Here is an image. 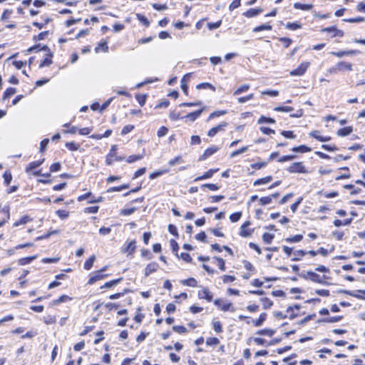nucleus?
Returning <instances> with one entry per match:
<instances>
[{"label":"nucleus","instance_id":"19","mask_svg":"<svg viewBox=\"0 0 365 365\" xmlns=\"http://www.w3.org/2000/svg\"><path fill=\"white\" fill-rule=\"evenodd\" d=\"M336 68L338 71H341V70L351 71L352 65L350 63L341 61L336 64Z\"/></svg>","mask_w":365,"mask_h":365},{"label":"nucleus","instance_id":"61","mask_svg":"<svg viewBox=\"0 0 365 365\" xmlns=\"http://www.w3.org/2000/svg\"><path fill=\"white\" fill-rule=\"evenodd\" d=\"M241 5L240 0H234L229 6V9L230 11H233L234 9L238 8Z\"/></svg>","mask_w":365,"mask_h":365},{"label":"nucleus","instance_id":"63","mask_svg":"<svg viewBox=\"0 0 365 365\" xmlns=\"http://www.w3.org/2000/svg\"><path fill=\"white\" fill-rule=\"evenodd\" d=\"M202 187H207L209 190L212 191H216L219 189V187L217 185L212 183L203 184L202 185Z\"/></svg>","mask_w":365,"mask_h":365},{"label":"nucleus","instance_id":"14","mask_svg":"<svg viewBox=\"0 0 365 365\" xmlns=\"http://www.w3.org/2000/svg\"><path fill=\"white\" fill-rule=\"evenodd\" d=\"M219 150L218 147L212 146L206 149L202 154V155L200 158V160H205L209 156L212 155L215 153H216Z\"/></svg>","mask_w":365,"mask_h":365},{"label":"nucleus","instance_id":"8","mask_svg":"<svg viewBox=\"0 0 365 365\" xmlns=\"http://www.w3.org/2000/svg\"><path fill=\"white\" fill-rule=\"evenodd\" d=\"M321 32L322 33H325V32L331 33L332 37H334V36L342 37L344 35V33L342 30L338 29L335 26L324 28L321 30Z\"/></svg>","mask_w":365,"mask_h":365},{"label":"nucleus","instance_id":"55","mask_svg":"<svg viewBox=\"0 0 365 365\" xmlns=\"http://www.w3.org/2000/svg\"><path fill=\"white\" fill-rule=\"evenodd\" d=\"M342 319L341 316H337V317H331L329 318L324 319L323 322H327V323H334L340 321Z\"/></svg>","mask_w":365,"mask_h":365},{"label":"nucleus","instance_id":"42","mask_svg":"<svg viewBox=\"0 0 365 365\" xmlns=\"http://www.w3.org/2000/svg\"><path fill=\"white\" fill-rule=\"evenodd\" d=\"M248 150V147L247 146H244V147H242L241 148L237 150H235L233 151L231 154H230V158H234L238 155H240L246 151Z\"/></svg>","mask_w":365,"mask_h":365},{"label":"nucleus","instance_id":"31","mask_svg":"<svg viewBox=\"0 0 365 365\" xmlns=\"http://www.w3.org/2000/svg\"><path fill=\"white\" fill-rule=\"evenodd\" d=\"M303 239V235H296L293 237H287L284 240L287 242L295 243L299 242Z\"/></svg>","mask_w":365,"mask_h":365},{"label":"nucleus","instance_id":"57","mask_svg":"<svg viewBox=\"0 0 365 365\" xmlns=\"http://www.w3.org/2000/svg\"><path fill=\"white\" fill-rule=\"evenodd\" d=\"M56 215L61 218V219H65L68 217V212L64 210H58L56 211Z\"/></svg>","mask_w":365,"mask_h":365},{"label":"nucleus","instance_id":"46","mask_svg":"<svg viewBox=\"0 0 365 365\" xmlns=\"http://www.w3.org/2000/svg\"><path fill=\"white\" fill-rule=\"evenodd\" d=\"M294 110L292 107L290 106H278L274 108V110L278 112H291Z\"/></svg>","mask_w":365,"mask_h":365},{"label":"nucleus","instance_id":"16","mask_svg":"<svg viewBox=\"0 0 365 365\" xmlns=\"http://www.w3.org/2000/svg\"><path fill=\"white\" fill-rule=\"evenodd\" d=\"M43 160L44 159L30 163L26 168V172L30 173L34 169L39 167L43 163Z\"/></svg>","mask_w":365,"mask_h":365},{"label":"nucleus","instance_id":"4","mask_svg":"<svg viewBox=\"0 0 365 365\" xmlns=\"http://www.w3.org/2000/svg\"><path fill=\"white\" fill-rule=\"evenodd\" d=\"M302 276L306 279H309L319 284H324L322 277L314 272H307L306 274H302Z\"/></svg>","mask_w":365,"mask_h":365},{"label":"nucleus","instance_id":"58","mask_svg":"<svg viewBox=\"0 0 365 365\" xmlns=\"http://www.w3.org/2000/svg\"><path fill=\"white\" fill-rule=\"evenodd\" d=\"M213 329L217 333H221L222 331V327L219 321L213 322Z\"/></svg>","mask_w":365,"mask_h":365},{"label":"nucleus","instance_id":"13","mask_svg":"<svg viewBox=\"0 0 365 365\" xmlns=\"http://www.w3.org/2000/svg\"><path fill=\"white\" fill-rule=\"evenodd\" d=\"M158 268V264L157 262H153L148 264L145 268V277L149 276L152 272L156 271Z\"/></svg>","mask_w":365,"mask_h":365},{"label":"nucleus","instance_id":"23","mask_svg":"<svg viewBox=\"0 0 365 365\" xmlns=\"http://www.w3.org/2000/svg\"><path fill=\"white\" fill-rule=\"evenodd\" d=\"M181 284L185 286L195 287H197V282L195 278L190 277L189 279L182 280Z\"/></svg>","mask_w":365,"mask_h":365},{"label":"nucleus","instance_id":"36","mask_svg":"<svg viewBox=\"0 0 365 365\" xmlns=\"http://www.w3.org/2000/svg\"><path fill=\"white\" fill-rule=\"evenodd\" d=\"M69 300H71V298L67 295H62L59 298H58L57 299L54 300L53 302V304L56 305V304H59L61 303H63V302H66L67 301H69Z\"/></svg>","mask_w":365,"mask_h":365},{"label":"nucleus","instance_id":"34","mask_svg":"<svg viewBox=\"0 0 365 365\" xmlns=\"http://www.w3.org/2000/svg\"><path fill=\"white\" fill-rule=\"evenodd\" d=\"M16 91V88H7L4 91V96H3V100H6V99L10 98L11 96L15 94Z\"/></svg>","mask_w":365,"mask_h":365},{"label":"nucleus","instance_id":"59","mask_svg":"<svg viewBox=\"0 0 365 365\" xmlns=\"http://www.w3.org/2000/svg\"><path fill=\"white\" fill-rule=\"evenodd\" d=\"M173 329L178 334H184L187 331V329L183 326H173Z\"/></svg>","mask_w":365,"mask_h":365},{"label":"nucleus","instance_id":"56","mask_svg":"<svg viewBox=\"0 0 365 365\" xmlns=\"http://www.w3.org/2000/svg\"><path fill=\"white\" fill-rule=\"evenodd\" d=\"M136 210H137V208H135V207L123 209L120 211V214L123 215H130L133 214L134 212H135Z\"/></svg>","mask_w":365,"mask_h":365},{"label":"nucleus","instance_id":"62","mask_svg":"<svg viewBox=\"0 0 365 365\" xmlns=\"http://www.w3.org/2000/svg\"><path fill=\"white\" fill-rule=\"evenodd\" d=\"M222 282L225 284L234 282L235 280V277L231 275H224L222 277Z\"/></svg>","mask_w":365,"mask_h":365},{"label":"nucleus","instance_id":"3","mask_svg":"<svg viewBox=\"0 0 365 365\" xmlns=\"http://www.w3.org/2000/svg\"><path fill=\"white\" fill-rule=\"evenodd\" d=\"M309 66V62H303L296 69H294L293 71H292L290 72V75L292 76H301L306 72Z\"/></svg>","mask_w":365,"mask_h":365},{"label":"nucleus","instance_id":"40","mask_svg":"<svg viewBox=\"0 0 365 365\" xmlns=\"http://www.w3.org/2000/svg\"><path fill=\"white\" fill-rule=\"evenodd\" d=\"M214 259H215L217 262V265L219 267V269L221 271H225V262L223 259L219 257H215Z\"/></svg>","mask_w":365,"mask_h":365},{"label":"nucleus","instance_id":"20","mask_svg":"<svg viewBox=\"0 0 365 365\" xmlns=\"http://www.w3.org/2000/svg\"><path fill=\"white\" fill-rule=\"evenodd\" d=\"M294 8L296 9L309 11L313 8V5L309 4H301L297 2L294 4Z\"/></svg>","mask_w":365,"mask_h":365},{"label":"nucleus","instance_id":"22","mask_svg":"<svg viewBox=\"0 0 365 365\" xmlns=\"http://www.w3.org/2000/svg\"><path fill=\"white\" fill-rule=\"evenodd\" d=\"M307 254V252L299 250L294 252L293 255L294 257L292 258V261L296 262L299 261L305 255Z\"/></svg>","mask_w":365,"mask_h":365},{"label":"nucleus","instance_id":"29","mask_svg":"<svg viewBox=\"0 0 365 365\" xmlns=\"http://www.w3.org/2000/svg\"><path fill=\"white\" fill-rule=\"evenodd\" d=\"M250 88V85L248 84H244L241 86H240L238 88H237L234 92H233V95L234 96H238L242 93H245L246 91H247Z\"/></svg>","mask_w":365,"mask_h":365},{"label":"nucleus","instance_id":"49","mask_svg":"<svg viewBox=\"0 0 365 365\" xmlns=\"http://www.w3.org/2000/svg\"><path fill=\"white\" fill-rule=\"evenodd\" d=\"M254 98V94L253 93H251V94H249L248 96H244V97H240L237 98V102L239 103H244L251 99H252Z\"/></svg>","mask_w":365,"mask_h":365},{"label":"nucleus","instance_id":"7","mask_svg":"<svg viewBox=\"0 0 365 365\" xmlns=\"http://www.w3.org/2000/svg\"><path fill=\"white\" fill-rule=\"evenodd\" d=\"M107 274H102V271H96L91 274L90 278L88 281V284H93L97 281L103 279L106 277Z\"/></svg>","mask_w":365,"mask_h":365},{"label":"nucleus","instance_id":"10","mask_svg":"<svg viewBox=\"0 0 365 365\" xmlns=\"http://www.w3.org/2000/svg\"><path fill=\"white\" fill-rule=\"evenodd\" d=\"M250 225V221H246L245 222H244L241 227H240V235L243 237H249L252 235L253 230H247V227Z\"/></svg>","mask_w":365,"mask_h":365},{"label":"nucleus","instance_id":"39","mask_svg":"<svg viewBox=\"0 0 365 365\" xmlns=\"http://www.w3.org/2000/svg\"><path fill=\"white\" fill-rule=\"evenodd\" d=\"M274 235L268 232L264 233L262 240L266 244H270L274 239Z\"/></svg>","mask_w":365,"mask_h":365},{"label":"nucleus","instance_id":"35","mask_svg":"<svg viewBox=\"0 0 365 365\" xmlns=\"http://www.w3.org/2000/svg\"><path fill=\"white\" fill-rule=\"evenodd\" d=\"M108 50V46H107L106 42H101L99 43L98 46L96 47L95 51L96 53L99 52L100 51H103L104 52H107Z\"/></svg>","mask_w":365,"mask_h":365},{"label":"nucleus","instance_id":"15","mask_svg":"<svg viewBox=\"0 0 365 365\" xmlns=\"http://www.w3.org/2000/svg\"><path fill=\"white\" fill-rule=\"evenodd\" d=\"M359 53V51L358 50H350V51H339V52H332L331 54L337 56L339 58H341L344 56H350V55H356Z\"/></svg>","mask_w":365,"mask_h":365},{"label":"nucleus","instance_id":"41","mask_svg":"<svg viewBox=\"0 0 365 365\" xmlns=\"http://www.w3.org/2000/svg\"><path fill=\"white\" fill-rule=\"evenodd\" d=\"M197 89L209 88V89H211L213 91H215V87L214 86H212L211 83H200V84H198L197 86Z\"/></svg>","mask_w":365,"mask_h":365},{"label":"nucleus","instance_id":"44","mask_svg":"<svg viewBox=\"0 0 365 365\" xmlns=\"http://www.w3.org/2000/svg\"><path fill=\"white\" fill-rule=\"evenodd\" d=\"M136 16H137V19H138V21L140 22H141L143 25H145V26H148L150 25L149 21L144 15L137 14Z\"/></svg>","mask_w":365,"mask_h":365},{"label":"nucleus","instance_id":"47","mask_svg":"<svg viewBox=\"0 0 365 365\" xmlns=\"http://www.w3.org/2000/svg\"><path fill=\"white\" fill-rule=\"evenodd\" d=\"M66 147L71 151H75L78 150L79 145L74 142H69L66 143Z\"/></svg>","mask_w":365,"mask_h":365},{"label":"nucleus","instance_id":"11","mask_svg":"<svg viewBox=\"0 0 365 365\" xmlns=\"http://www.w3.org/2000/svg\"><path fill=\"white\" fill-rule=\"evenodd\" d=\"M205 110V108H202L200 110H197L195 112H192V113H188L187 115H186L185 116L183 117L184 118H186L187 119H189L190 121H195L198 117L200 116V115L202 113V112L204 111Z\"/></svg>","mask_w":365,"mask_h":365},{"label":"nucleus","instance_id":"6","mask_svg":"<svg viewBox=\"0 0 365 365\" xmlns=\"http://www.w3.org/2000/svg\"><path fill=\"white\" fill-rule=\"evenodd\" d=\"M197 296L199 299H203L207 300V302H211L212 300L213 295L211 292L206 287L202 288V289L198 291Z\"/></svg>","mask_w":365,"mask_h":365},{"label":"nucleus","instance_id":"54","mask_svg":"<svg viewBox=\"0 0 365 365\" xmlns=\"http://www.w3.org/2000/svg\"><path fill=\"white\" fill-rule=\"evenodd\" d=\"M3 178H4V182L6 183V185H9V183L11 182L12 180V175L10 173L6 171L4 175H3Z\"/></svg>","mask_w":365,"mask_h":365},{"label":"nucleus","instance_id":"53","mask_svg":"<svg viewBox=\"0 0 365 365\" xmlns=\"http://www.w3.org/2000/svg\"><path fill=\"white\" fill-rule=\"evenodd\" d=\"M227 112L225 110H218V111H215L213 113H212L210 116L208 117V119L207 120H210V119L213 118H215V117H219V116H221V115H223L226 113Z\"/></svg>","mask_w":365,"mask_h":365},{"label":"nucleus","instance_id":"38","mask_svg":"<svg viewBox=\"0 0 365 365\" xmlns=\"http://www.w3.org/2000/svg\"><path fill=\"white\" fill-rule=\"evenodd\" d=\"M143 155H132L128 156V158H127L126 160L128 163H134L135 161L143 159Z\"/></svg>","mask_w":365,"mask_h":365},{"label":"nucleus","instance_id":"1","mask_svg":"<svg viewBox=\"0 0 365 365\" xmlns=\"http://www.w3.org/2000/svg\"><path fill=\"white\" fill-rule=\"evenodd\" d=\"M287 170L290 173H307V170L302 163L297 162L291 164Z\"/></svg>","mask_w":365,"mask_h":365},{"label":"nucleus","instance_id":"60","mask_svg":"<svg viewBox=\"0 0 365 365\" xmlns=\"http://www.w3.org/2000/svg\"><path fill=\"white\" fill-rule=\"evenodd\" d=\"M133 129H134V126L133 125H127L123 128L121 134L126 135L128 133L131 132Z\"/></svg>","mask_w":365,"mask_h":365},{"label":"nucleus","instance_id":"12","mask_svg":"<svg viewBox=\"0 0 365 365\" xmlns=\"http://www.w3.org/2000/svg\"><path fill=\"white\" fill-rule=\"evenodd\" d=\"M309 135L318 140L320 142H327L329 141L330 137H324L320 135V132L319 130H313L309 133Z\"/></svg>","mask_w":365,"mask_h":365},{"label":"nucleus","instance_id":"48","mask_svg":"<svg viewBox=\"0 0 365 365\" xmlns=\"http://www.w3.org/2000/svg\"><path fill=\"white\" fill-rule=\"evenodd\" d=\"M272 201V197H270V196L262 197L259 199V203L261 205H268V204L271 203Z\"/></svg>","mask_w":365,"mask_h":365},{"label":"nucleus","instance_id":"25","mask_svg":"<svg viewBox=\"0 0 365 365\" xmlns=\"http://www.w3.org/2000/svg\"><path fill=\"white\" fill-rule=\"evenodd\" d=\"M272 180V176H267L260 179H258L254 182V185H264L267 184Z\"/></svg>","mask_w":365,"mask_h":365},{"label":"nucleus","instance_id":"33","mask_svg":"<svg viewBox=\"0 0 365 365\" xmlns=\"http://www.w3.org/2000/svg\"><path fill=\"white\" fill-rule=\"evenodd\" d=\"M274 332L275 331L273 329H261V330L257 331V334L272 336V335H274Z\"/></svg>","mask_w":365,"mask_h":365},{"label":"nucleus","instance_id":"64","mask_svg":"<svg viewBox=\"0 0 365 365\" xmlns=\"http://www.w3.org/2000/svg\"><path fill=\"white\" fill-rule=\"evenodd\" d=\"M168 131V129L166 127L162 126L158 130V133H157L158 136L160 138L163 137L167 134Z\"/></svg>","mask_w":365,"mask_h":365},{"label":"nucleus","instance_id":"28","mask_svg":"<svg viewBox=\"0 0 365 365\" xmlns=\"http://www.w3.org/2000/svg\"><path fill=\"white\" fill-rule=\"evenodd\" d=\"M266 318H267L266 313L261 314L257 319L253 320L254 325L255 327L261 326L264 323V322L266 320Z\"/></svg>","mask_w":365,"mask_h":365},{"label":"nucleus","instance_id":"18","mask_svg":"<svg viewBox=\"0 0 365 365\" xmlns=\"http://www.w3.org/2000/svg\"><path fill=\"white\" fill-rule=\"evenodd\" d=\"M262 9H250L246 12L244 13V16L247 18H252L257 16L260 13H262Z\"/></svg>","mask_w":365,"mask_h":365},{"label":"nucleus","instance_id":"17","mask_svg":"<svg viewBox=\"0 0 365 365\" xmlns=\"http://www.w3.org/2000/svg\"><path fill=\"white\" fill-rule=\"evenodd\" d=\"M217 170H218V169H215V170L210 169L208 171H207L206 173H205L204 175H202V176H199V177L196 178L195 179V181L197 182V181H200V180H205V179H209V178H212L213 174L215 173H216Z\"/></svg>","mask_w":365,"mask_h":365},{"label":"nucleus","instance_id":"51","mask_svg":"<svg viewBox=\"0 0 365 365\" xmlns=\"http://www.w3.org/2000/svg\"><path fill=\"white\" fill-rule=\"evenodd\" d=\"M241 216H242V212H235V213H232V215H230V219L232 222H236L240 219Z\"/></svg>","mask_w":365,"mask_h":365},{"label":"nucleus","instance_id":"21","mask_svg":"<svg viewBox=\"0 0 365 365\" xmlns=\"http://www.w3.org/2000/svg\"><path fill=\"white\" fill-rule=\"evenodd\" d=\"M135 244H136L135 240L130 241L128 243L127 246L125 248L123 249V252H129L130 254L133 253L135 251V248H136Z\"/></svg>","mask_w":365,"mask_h":365},{"label":"nucleus","instance_id":"2","mask_svg":"<svg viewBox=\"0 0 365 365\" xmlns=\"http://www.w3.org/2000/svg\"><path fill=\"white\" fill-rule=\"evenodd\" d=\"M214 304L217 306L219 309L224 312L232 311L234 312L235 309L232 307L231 302H226L221 299H215Z\"/></svg>","mask_w":365,"mask_h":365},{"label":"nucleus","instance_id":"26","mask_svg":"<svg viewBox=\"0 0 365 365\" xmlns=\"http://www.w3.org/2000/svg\"><path fill=\"white\" fill-rule=\"evenodd\" d=\"M95 260H96V256L93 255L85 262V263L83 264L84 269L86 270L91 269L93 265Z\"/></svg>","mask_w":365,"mask_h":365},{"label":"nucleus","instance_id":"5","mask_svg":"<svg viewBox=\"0 0 365 365\" xmlns=\"http://www.w3.org/2000/svg\"><path fill=\"white\" fill-rule=\"evenodd\" d=\"M40 50H43L47 51L46 57L39 65L40 68H43L44 66H48L52 63L51 58L53 57V53L51 52L50 49L47 46L42 47Z\"/></svg>","mask_w":365,"mask_h":365},{"label":"nucleus","instance_id":"30","mask_svg":"<svg viewBox=\"0 0 365 365\" xmlns=\"http://www.w3.org/2000/svg\"><path fill=\"white\" fill-rule=\"evenodd\" d=\"M352 132L351 127H345L338 130L337 134L339 136H346L349 135Z\"/></svg>","mask_w":365,"mask_h":365},{"label":"nucleus","instance_id":"37","mask_svg":"<svg viewBox=\"0 0 365 365\" xmlns=\"http://www.w3.org/2000/svg\"><path fill=\"white\" fill-rule=\"evenodd\" d=\"M272 27L270 25L264 24V25H260V26H256L255 28H254L253 31L254 32H259V31H262L264 30L270 31V30H272Z\"/></svg>","mask_w":365,"mask_h":365},{"label":"nucleus","instance_id":"52","mask_svg":"<svg viewBox=\"0 0 365 365\" xmlns=\"http://www.w3.org/2000/svg\"><path fill=\"white\" fill-rule=\"evenodd\" d=\"M274 122H275V120L273 118H267V117H264V116H262L258 120V123H259V124L264 123H274Z\"/></svg>","mask_w":365,"mask_h":365},{"label":"nucleus","instance_id":"43","mask_svg":"<svg viewBox=\"0 0 365 365\" xmlns=\"http://www.w3.org/2000/svg\"><path fill=\"white\" fill-rule=\"evenodd\" d=\"M220 343V340L216 337H209L206 340V344L207 346H215Z\"/></svg>","mask_w":365,"mask_h":365},{"label":"nucleus","instance_id":"32","mask_svg":"<svg viewBox=\"0 0 365 365\" xmlns=\"http://www.w3.org/2000/svg\"><path fill=\"white\" fill-rule=\"evenodd\" d=\"M123 280V278L120 277L119 279H114V280H112V281H110V282H107L104 284L103 286L101 287V288H110L114 285H116L118 284V283H120L121 281Z\"/></svg>","mask_w":365,"mask_h":365},{"label":"nucleus","instance_id":"50","mask_svg":"<svg viewBox=\"0 0 365 365\" xmlns=\"http://www.w3.org/2000/svg\"><path fill=\"white\" fill-rule=\"evenodd\" d=\"M170 118L173 120H178L179 119H182L183 117H180V113L173 110L170 113Z\"/></svg>","mask_w":365,"mask_h":365},{"label":"nucleus","instance_id":"27","mask_svg":"<svg viewBox=\"0 0 365 365\" xmlns=\"http://www.w3.org/2000/svg\"><path fill=\"white\" fill-rule=\"evenodd\" d=\"M292 150L294 152H299V153H307L312 150V149L306 145H302L297 147H294L292 148Z\"/></svg>","mask_w":365,"mask_h":365},{"label":"nucleus","instance_id":"24","mask_svg":"<svg viewBox=\"0 0 365 365\" xmlns=\"http://www.w3.org/2000/svg\"><path fill=\"white\" fill-rule=\"evenodd\" d=\"M37 257L36 255L23 257L19 259L18 263L19 265H26L27 264L31 263L33 260H34Z\"/></svg>","mask_w":365,"mask_h":365},{"label":"nucleus","instance_id":"45","mask_svg":"<svg viewBox=\"0 0 365 365\" xmlns=\"http://www.w3.org/2000/svg\"><path fill=\"white\" fill-rule=\"evenodd\" d=\"M261 301L262 302L263 308L265 309L270 308L273 304L272 302L267 297L261 299Z\"/></svg>","mask_w":365,"mask_h":365},{"label":"nucleus","instance_id":"9","mask_svg":"<svg viewBox=\"0 0 365 365\" xmlns=\"http://www.w3.org/2000/svg\"><path fill=\"white\" fill-rule=\"evenodd\" d=\"M227 123L226 122H222L218 125L213 127L207 132V135L209 137H214L218 132L223 131L225 128L227 127Z\"/></svg>","mask_w":365,"mask_h":365}]
</instances>
